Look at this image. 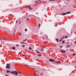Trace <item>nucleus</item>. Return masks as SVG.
Returning a JSON list of instances; mask_svg holds the SVG:
<instances>
[{"label": "nucleus", "mask_w": 76, "mask_h": 76, "mask_svg": "<svg viewBox=\"0 0 76 76\" xmlns=\"http://www.w3.org/2000/svg\"><path fill=\"white\" fill-rule=\"evenodd\" d=\"M22 47H25V45H23L22 46Z\"/></svg>", "instance_id": "obj_23"}, {"label": "nucleus", "mask_w": 76, "mask_h": 76, "mask_svg": "<svg viewBox=\"0 0 76 76\" xmlns=\"http://www.w3.org/2000/svg\"><path fill=\"white\" fill-rule=\"evenodd\" d=\"M38 3V1H36L35 2V3Z\"/></svg>", "instance_id": "obj_35"}, {"label": "nucleus", "mask_w": 76, "mask_h": 76, "mask_svg": "<svg viewBox=\"0 0 76 76\" xmlns=\"http://www.w3.org/2000/svg\"><path fill=\"white\" fill-rule=\"evenodd\" d=\"M5 75H6V76H9V75H7L6 74Z\"/></svg>", "instance_id": "obj_37"}, {"label": "nucleus", "mask_w": 76, "mask_h": 76, "mask_svg": "<svg viewBox=\"0 0 76 76\" xmlns=\"http://www.w3.org/2000/svg\"><path fill=\"white\" fill-rule=\"evenodd\" d=\"M21 21H19V24H20V22H21Z\"/></svg>", "instance_id": "obj_28"}, {"label": "nucleus", "mask_w": 76, "mask_h": 76, "mask_svg": "<svg viewBox=\"0 0 76 76\" xmlns=\"http://www.w3.org/2000/svg\"><path fill=\"white\" fill-rule=\"evenodd\" d=\"M35 51H36V52H37V53H39V52H38V51L37 50H35Z\"/></svg>", "instance_id": "obj_12"}, {"label": "nucleus", "mask_w": 76, "mask_h": 76, "mask_svg": "<svg viewBox=\"0 0 76 76\" xmlns=\"http://www.w3.org/2000/svg\"><path fill=\"white\" fill-rule=\"evenodd\" d=\"M16 46L17 47H19V45H18V44L17 45H16Z\"/></svg>", "instance_id": "obj_26"}, {"label": "nucleus", "mask_w": 76, "mask_h": 76, "mask_svg": "<svg viewBox=\"0 0 76 76\" xmlns=\"http://www.w3.org/2000/svg\"><path fill=\"white\" fill-rule=\"evenodd\" d=\"M65 43V42L64 41H63L62 42V44H64Z\"/></svg>", "instance_id": "obj_15"}, {"label": "nucleus", "mask_w": 76, "mask_h": 76, "mask_svg": "<svg viewBox=\"0 0 76 76\" xmlns=\"http://www.w3.org/2000/svg\"><path fill=\"white\" fill-rule=\"evenodd\" d=\"M75 44H76V42H74Z\"/></svg>", "instance_id": "obj_39"}, {"label": "nucleus", "mask_w": 76, "mask_h": 76, "mask_svg": "<svg viewBox=\"0 0 76 76\" xmlns=\"http://www.w3.org/2000/svg\"><path fill=\"white\" fill-rule=\"evenodd\" d=\"M37 56H38V57H41V55L40 54H38L37 55Z\"/></svg>", "instance_id": "obj_10"}, {"label": "nucleus", "mask_w": 76, "mask_h": 76, "mask_svg": "<svg viewBox=\"0 0 76 76\" xmlns=\"http://www.w3.org/2000/svg\"><path fill=\"white\" fill-rule=\"evenodd\" d=\"M18 20H17L16 21V23H18Z\"/></svg>", "instance_id": "obj_36"}, {"label": "nucleus", "mask_w": 76, "mask_h": 76, "mask_svg": "<svg viewBox=\"0 0 76 76\" xmlns=\"http://www.w3.org/2000/svg\"><path fill=\"white\" fill-rule=\"evenodd\" d=\"M25 31L26 32V31H27V29H25Z\"/></svg>", "instance_id": "obj_24"}, {"label": "nucleus", "mask_w": 76, "mask_h": 76, "mask_svg": "<svg viewBox=\"0 0 76 76\" xmlns=\"http://www.w3.org/2000/svg\"><path fill=\"white\" fill-rule=\"evenodd\" d=\"M64 37H63L62 38V39H64Z\"/></svg>", "instance_id": "obj_30"}, {"label": "nucleus", "mask_w": 76, "mask_h": 76, "mask_svg": "<svg viewBox=\"0 0 76 76\" xmlns=\"http://www.w3.org/2000/svg\"><path fill=\"white\" fill-rule=\"evenodd\" d=\"M12 49L13 50H16V48L15 47H13Z\"/></svg>", "instance_id": "obj_8"}, {"label": "nucleus", "mask_w": 76, "mask_h": 76, "mask_svg": "<svg viewBox=\"0 0 76 76\" xmlns=\"http://www.w3.org/2000/svg\"><path fill=\"white\" fill-rule=\"evenodd\" d=\"M19 35L20 36H21V33H20V34H19Z\"/></svg>", "instance_id": "obj_22"}, {"label": "nucleus", "mask_w": 76, "mask_h": 76, "mask_svg": "<svg viewBox=\"0 0 76 76\" xmlns=\"http://www.w3.org/2000/svg\"><path fill=\"white\" fill-rule=\"evenodd\" d=\"M41 51H44V50H43V49L42 48L41 49Z\"/></svg>", "instance_id": "obj_19"}, {"label": "nucleus", "mask_w": 76, "mask_h": 76, "mask_svg": "<svg viewBox=\"0 0 76 76\" xmlns=\"http://www.w3.org/2000/svg\"><path fill=\"white\" fill-rule=\"evenodd\" d=\"M32 68L33 69H36V66H33Z\"/></svg>", "instance_id": "obj_11"}, {"label": "nucleus", "mask_w": 76, "mask_h": 76, "mask_svg": "<svg viewBox=\"0 0 76 76\" xmlns=\"http://www.w3.org/2000/svg\"><path fill=\"white\" fill-rule=\"evenodd\" d=\"M27 20H29V19H28V18H27Z\"/></svg>", "instance_id": "obj_40"}, {"label": "nucleus", "mask_w": 76, "mask_h": 76, "mask_svg": "<svg viewBox=\"0 0 76 76\" xmlns=\"http://www.w3.org/2000/svg\"><path fill=\"white\" fill-rule=\"evenodd\" d=\"M26 41V39H25L24 40V41Z\"/></svg>", "instance_id": "obj_42"}, {"label": "nucleus", "mask_w": 76, "mask_h": 76, "mask_svg": "<svg viewBox=\"0 0 76 76\" xmlns=\"http://www.w3.org/2000/svg\"><path fill=\"white\" fill-rule=\"evenodd\" d=\"M47 38H48V36H47Z\"/></svg>", "instance_id": "obj_48"}, {"label": "nucleus", "mask_w": 76, "mask_h": 76, "mask_svg": "<svg viewBox=\"0 0 76 76\" xmlns=\"http://www.w3.org/2000/svg\"><path fill=\"white\" fill-rule=\"evenodd\" d=\"M76 55V53H73L72 54L73 56H75Z\"/></svg>", "instance_id": "obj_13"}, {"label": "nucleus", "mask_w": 76, "mask_h": 76, "mask_svg": "<svg viewBox=\"0 0 76 76\" xmlns=\"http://www.w3.org/2000/svg\"><path fill=\"white\" fill-rule=\"evenodd\" d=\"M56 40L57 41V42H58V39H56Z\"/></svg>", "instance_id": "obj_14"}, {"label": "nucleus", "mask_w": 76, "mask_h": 76, "mask_svg": "<svg viewBox=\"0 0 76 76\" xmlns=\"http://www.w3.org/2000/svg\"><path fill=\"white\" fill-rule=\"evenodd\" d=\"M55 0H49V1H54Z\"/></svg>", "instance_id": "obj_31"}, {"label": "nucleus", "mask_w": 76, "mask_h": 76, "mask_svg": "<svg viewBox=\"0 0 76 76\" xmlns=\"http://www.w3.org/2000/svg\"><path fill=\"white\" fill-rule=\"evenodd\" d=\"M46 41H45L44 42V43H46Z\"/></svg>", "instance_id": "obj_38"}, {"label": "nucleus", "mask_w": 76, "mask_h": 76, "mask_svg": "<svg viewBox=\"0 0 76 76\" xmlns=\"http://www.w3.org/2000/svg\"><path fill=\"white\" fill-rule=\"evenodd\" d=\"M9 70H7V73H9Z\"/></svg>", "instance_id": "obj_16"}, {"label": "nucleus", "mask_w": 76, "mask_h": 76, "mask_svg": "<svg viewBox=\"0 0 76 76\" xmlns=\"http://www.w3.org/2000/svg\"><path fill=\"white\" fill-rule=\"evenodd\" d=\"M70 12H67L66 13H63L62 14H61V15L64 16V15H67V14H70Z\"/></svg>", "instance_id": "obj_2"}, {"label": "nucleus", "mask_w": 76, "mask_h": 76, "mask_svg": "<svg viewBox=\"0 0 76 76\" xmlns=\"http://www.w3.org/2000/svg\"><path fill=\"white\" fill-rule=\"evenodd\" d=\"M55 63H57V64H60V62L59 61H55Z\"/></svg>", "instance_id": "obj_5"}, {"label": "nucleus", "mask_w": 76, "mask_h": 76, "mask_svg": "<svg viewBox=\"0 0 76 76\" xmlns=\"http://www.w3.org/2000/svg\"><path fill=\"white\" fill-rule=\"evenodd\" d=\"M18 72V73H19L20 74H21V72Z\"/></svg>", "instance_id": "obj_34"}, {"label": "nucleus", "mask_w": 76, "mask_h": 76, "mask_svg": "<svg viewBox=\"0 0 76 76\" xmlns=\"http://www.w3.org/2000/svg\"><path fill=\"white\" fill-rule=\"evenodd\" d=\"M75 68H76V66L75 67Z\"/></svg>", "instance_id": "obj_47"}, {"label": "nucleus", "mask_w": 76, "mask_h": 76, "mask_svg": "<svg viewBox=\"0 0 76 76\" xmlns=\"http://www.w3.org/2000/svg\"><path fill=\"white\" fill-rule=\"evenodd\" d=\"M26 66H28V65H25Z\"/></svg>", "instance_id": "obj_44"}, {"label": "nucleus", "mask_w": 76, "mask_h": 76, "mask_svg": "<svg viewBox=\"0 0 76 76\" xmlns=\"http://www.w3.org/2000/svg\"><path fill=\"white\" fill-rule=\"evenodd\" d=\"M39 26H38V27H39V26H40V24H39Z\"/></svg>", "instance_id": "obj_41"}, {"label": "nucleus", "mask_w": 76, "mask_h": 76, "mask_svg": "<svg viewBox=\"0 0 76 76\" xmlns=\"http://www.w3.org/2000/svg\"><path fill=\"white\" fill-rule=\"evenodd\" d=\"M9 73H12V72L11 71H9Z\"/></svg>", "instance_id": "obj_29"}, {"label": "nucleus", "mask_w": 76, "mask_h": 76, "mask_svg": "<svg viewBox=\"0 0 76 76\" xmlns=\"http://www.w3.org/2000/svg\"><path fill=\"white\" fill-rule=\"evenodd\" d=\"M11 73L12 74H13V75H14L15 74V75H19V74H18V72H17V71H14V72L12 71Z\"/></svg>", "instance_id": "obj_1"}, {"label": "nucleus", "mask_w": 76, "mask_h": 76, "mask_svg": "<svg viewBox=\"0 0 76 76\" xmlns=\"http://www.w3.org/2000/svg\"><path fill=\"white\" fill-rule=\"evenodd\" d=\"M16 32V30H15V31H14V33L13 34H12V35H14V34H15V32Z\"/></svg>", "instance_id": "obj_17"}, {"label": "nucleus", "mask_w": 76, "mask_h": 76, "mask_svg": "<svg viewBox=\"0 0 76 76\" xmlns=\"http://www.w3.org/2000/svg\"><path fill=\"white\" fill-rule=\"evenodd\" d=\"M67 47H70V45H67Z\"/></svg>", "instance_id": "obj_20"}, {"label": "nucleus", "mask_w": 76, "mask_h": 76, "mask_svg": "<svg viewBox=\"0 0 76 76\" xmlns=\"http://www.w3.org/2000/svg\"><path fill=\"white\" fill-rule=\"evenodd\" d=\"M25 56V54H23L22 55V57H24V56Z\"/></svg>", "instance_id": "obj_21"}, {"label": "nucleus", "mask_w": 76, "mask_h": 76, "mask_svg": "<svg viewBox=\"0 0 76 76\" xmlns=\"http://www.w3.org/2000/svg\"><path fill=\"white\" fill-rule=\"evenodd\" d=\"M1 40H4V41H6V39H4V38H0V40L1 41Z\"/></svg>", "instance_id": "obj_6"}, {"label": "nucleus", "mask_w": 76, "mask_h": 76, "mask_svg": "<svg viewBox=\"0 0 76 76\" xmlns=\"http://www.w3.org/2000/svg\"><path fill=\"white\" fill-rule=\"evenodd\" d=\"M59 47L60 48H62L63 47V46H60Z\"/></svg>", "instance_id": "obj_32"}, {"label": "nucleus", "mask_w": 76, "mask_h": 76, "mask_svg": "<svg viewBox=\"0 0 76 76\" xmlns=\"http://www.w3.org/2000/svg\"><path fill=\"white\" fill-rule=\"evenodd\" d=\"M29 50H32V48H31V47L29 48Z\"/></svg>", "instance_id": "obj_27"}, {"label": "nucleus", "mask_w": 76, "mask_h": 76, "mask_svg": "<svg viewBox=\"0 0 76 76\" xmlns=\"http://www.w3.org/2000/svg\"><path fill=\"white\" fill-rule=\"evenodd\" d=\"M72 44H73V43H71L70 44V45H72Z\"/></svg>", "instance_id": "obj_43"}, {"label": "nucleus", "mask_w": 76, "mask_h": 76, "mask_svg": "<svg viewBox=\"0 0 76 76\" xmlns=\"http://www.w3.org/2000/svg\"><path fill=\"white\" fill-rule=\"evenodd\" d=\"M29 9L30 10H32V9H33V8H31L30 7L29 8Z\"/></svg>", "instance_id": "obj_9"}, {"label": "nucleus", "mask_w": 76, "mask_h": 76, "mask_svg": "<svg viewBox=\"0 0 76 76\" xmlns=\"http://www.w3.org/2000/svg\"><path fill=\"white\" fill-rule=\"evenodd\" d=\"M34 76H37V75H35Z\"/></svg>", "instance_id": "obj_49"}, {"label": "nucleus", "mask_w": 76, "mask_h": 76, "mask_svg": "<svg viewBox=\"0 0 76 76\" xmlns=\"http://www.w3.org/2000/svg\"><path fill=\"white\" fill-rule=\"evenodd\" d=\"M42 73H41V76H42Z\"/></svg>", "instance_id": "obj_33"}, {"label": "nucleus", "mask_w": 76, "mask_h": 76, "mask_svg": "<svg viewBox=\"0 0 76 76\" xmlns=\"http://www.w3.org/2000/svg\"><path fill=\"white\" fill-rule=\"evenodd\" d=\"M49 60L50 61H51V62H54V61H55L53 59H50Z\"/></svg>", "instance_id": "obj_4"}, {"label": "nucleus", "mask_w": 76, "mask_h": 76, "mask_svg": "<svg viewBox=\"0 0 76 76\" xmlns=\"http://www.w3.org/2000/svg\"><path fill=\"white\" fill-rule=\"evenodd\" d=\"M62 41V39H61L60 40H59V42H61Z\"/></svg>", "instance_id": "obj_25"}, {"label": "nucleus", "mask_w": 76, "mask_h": 76, "mask_svg": "<svg viewBox=\"0 0 76 76\" xmlns=\"http://www.w3.org/2000/svg\"><path fill=\"white\" fill-rule=\"evenodd\" d=\"M65 38H68V37H67V36H66L65 37H64Z\"/></svg>", "instance_id": "obj_18"}, {"label": "nucleus", "mask_w": 76, "mask_h": 76, "mask_svg": "<svg viewBox=\"0 0 76 76\" xmlns=\"http://www.w3.org/2000/svg\"><path fill=\"white\" fill-rule=\"evenodd\" d=\"M61 51L64 53H66V51L64 50H61Z\"/></svg>", "instance_id": "obj_7"}, {"label": "nucleus", "mask_w": 76, "mask_h": 76, "mask_svg": "<svg viewBox=\"0 0 76 76\" xmlns=\"http://www.w3.org/2000/svg\"><path fill=\"white\" fill-rule=\"evenodd\" d=\"M10 65V64H7V66H6V68H7V69H9L10 67V66H9Z\"/></svg>", "instance_id": "obj_3"}, {"label": "nucleus", "mask_w": 76, "mask_h": 76, "mask_svg": "<svg viewBox=\"0 0 76 76\" xmlns=\"http://www.w3.org/2000/svg\"><path fill=\"white\" fill-rule=\"evenodd\" d=\"M36 75V73H34V75Z\"/></svg>", "instance_id": "obj_45"}, {"label": "nucleus", "mask_w": 76, "mask_h": 76, "mask_svg": "<svg viewBox=\"0 0 76 76\" xmlns=\"http://www.w3.org/2000/svg\"><path fill=\"white\" fill-rule=\"evenodd\" d=\"M67 1H70V0H67Z\"/></svg>", "instance_id": "obj_46"}]
</instances>
